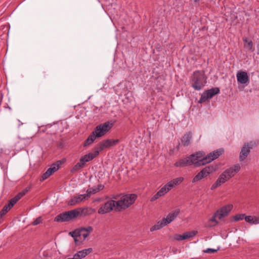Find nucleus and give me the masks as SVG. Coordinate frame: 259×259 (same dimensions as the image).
<instances>
[{"label":"nucleus","mask_w":259,"mask_h":259,"mask_svg":"<svg viewBox=\"0 0 259 259\" xmlns=\"http://www.w3.org/2000/svg\"><path fill=\"white\" fill-rule=\"evenodd\" d=\"M198 233L197 231L193 230L190 232H186L185 234V239H189L195 236Z\"/></svg>","instance_id":"7c9ffc66"},{"label":"nucleus","mask_w":259,"mask_h":259,"mask_svg":"<svg viewBox=\"0 0 259 259\" xmlns=\"http://www.w3.org/2000/svg\"><path fill=\"white\" fill-rule=\"evenodd\" d=\"M51 176L50 174H49V171H46L41 177V180H45Z\"/></svg>","instance_id":"c03bdc74"},{"label":"nucleus","mask_w":259,"mask_h":259,"mask_svg":"<svg viewBox=\"0 0 259 259\" xmlns=\"http://www.w3.org/2000/svg\"><path fill=\"white\" fill-rule=\"evenodd\" d=\"M180 213V209H177L173 211L172 212L169 213L166 217V218H163V220H166L167 221H165L166 224H168L172 222L174 220L176 219L178 215Z\"/></svg>","instance_id":"a211bd4d"},{"label":"nucleus","mask_w":259,"mask_h":259,"mask_svg":"<svg viewBox=\"0 0 259 259\" xmlns=\"http://www.w3.org/2000/svg\"><path fill=\"white\" fill-rule=\"evenodd\" d=\"M28 190L26 189L23 191L19 192L16 196L11 199L9 203L5 205L0 212V218L3 217L6 213L11 209L15 203L24 196L27 192Z\"/></svg>","instance_id":"39448f33"},{"label":"nucleus","mask_w":259,"mask_h":259,"mask_svg":"<svg viewBox=\"0 0 259 259\" xmlns=\"http://www.w3.org/2000/svg\"><path fill=\"white\" fill-rule=\"evenodd\" d=\"M218 249H214L212 248H207V249L204 250V252L208 253H212L217 252Z\"/></svg>","instance_id":"a18cd8bd"},{"label":"nucleus","mask_w":259,"mask_h":259,"mask_svg":"<svg viewBox=\"0 0 259 259\" xmlns=\"http://www.w3.org/2000/svg\"><path fill=\"white\" fill-rule=\"evenodd\" d=\"M97 138L94 133H92L84 143V146H87L91 145L96 140Z\"/></svg>","instance_id":"cd10ccee"},{"label":"nucleus","mask_w":259,"mask_h":259,"mask_svg":"<svg viewBox=\"0 0 259 259\" xmlns=\"http://www.w3.org/2000/svg\"><path fill=\"white\" fill-rule=\"evenodd\" d=\"M174 165L176 167H185L190 165L188 157L179 160V161L175 162Z\"/></svg>","instance_id":"b1692460"},{"label":"nucleus","mask_w":259,"mask_h":259,"mask_svg":"<svg viewBox=\"0 0 259 259\" xmlns=\"http://www.w3.org/2000/svg\"><path fill=\"white\" fill-rule=\"evenodd\" d=\"M112 199L115 200L116 209L119 210L125 209L132 205L137 198L135 194H126L122 196L120 195H114Z\"/></svg>","instance_id":"f257e3e1"},{"label":"nucleus","mask_w":259,"mask_h":259,"mask_svg":"<svg viewBox=\"0 0 259 259\" xmlns=\"http://www.w3.org/2000/svg\"><path fill=\"white\" fill-rule=\"evenodd\" d=\"M98 192L97 189L96 188V186L92 188H89L87 190L86 195H89V198L91 196L92 194H95Z\"/></svg>","instance_id":"c85d7f7f"},{"label":"nucleus","mask_w":259,"mask_h":259,"mask_svg":"<svg viewBox=\"0 0 259 259\" xmlns=\"http://www.w3.org/2000/svg\"><path fill=\"white\" fill-rule=\"evenodd\" d=\"M245 220L250 225L259 224V217L246 216Z\"/></svg>","instance_id":"393cba45"},{"label":"nucleus","mask_w":259,"mask_h":259,"mask_svg":"<svg viewBox=\"0 0 259 259\" xmlns=\"http://www.w3.org/2000/svg\"><path fill=\"white\" fill-rule=\"evenodd\" d=\"M114 123L112 121L105 122L97 126L92 133H94L96 138L101 137L112 128Z\"/></svg>","instance_id":"423d86ee"},{"label":"nucleus","mask_w":259,"mask_h":259,"mask_svg":"<svg viewBox=\"0 0 259 259\" xmlns=\"http://www.w3.org/2000/svg\"><path fill=\"white\" fill-rule=\"evenodd\" d=\"M31 139H32V138H27L26 140H27L29 143H30Z\"/></svg>","instance_id":"09e8293b"},{"label":"nucleus","mask_w":259,"mask_h":259,"mask_svg":"<svg viewBox=\"0 0 259 259\" xmlns=\"http://www.w3.org/2000/svg\"><path fill=\"white\" fill-rule=\"evenodd\" d=\"M158 192L162 196L164 195L165 194H166L168 192V191L166 188V186L164 185Z\"/></svg>","instance_id":"4c0bfd02"},{"label":"nucleus","mask_w":259,"mask_h":259,"mask_svg":"<svg viewBox=\"0 0 259 259\" xmlns=\"http://www.w3.org/2000/svg\"><path fill=\"white\" fill-rule=\"evenodd\" d=\"M233 207L232 204H228L217 210L216 212L219 215V220L227 217L233 208Z\"/></svg>","instance_id":"f8f14e48"},{"label":"nucleus","mask_w":259,"mask_h":259,"mask_svg":"<svg viewBox=\"0 0 259 259\" xmlns=\"http://www.w3.org/2000/svg\"><path fill=\"white\" fill-rule=\"evenodd\" d=\"M93 251L92 248H89L87 249H83L82 250L78 251L74 254V257L76 259H81L85 257L88 254L91 253Z\"/></svg>","instance_id":"6ab92c4d"},{"label":"nucleus","mask_w":259,"mask_h":259,"mask_svg":"<svg viewBox=\"0 0 259 259\" xmlns=\"http://www.w3.org/2000/svg\"><path fill=\"white\" fill-rule=\"evenodd\" d=\"M203 176L202 175V174L200 173V172H199L193 179L192 182L195 183L198 181H200L202 179H203Z\"/></svg>","instance_id":"f704fd0d"},{"label":"nucleus","mask_w":259,"mask_h":259,"mask_svg":"<svg viewBox=\"0 0 259 259\" xmlns=\"http://www.w3.org/2000/svg\"><path fill=\"white\" fill-rule=\"evenodd\" d=\"M192 87L195 90H200L206 83V77L203 71H197L194 72L192 77Z\"/></svg>","instance_id":"f03ea898"},{"label":"nucleus","mask_w":259,"mask_h":259,"mask_svg":"<svg viewBox=\"0 0 259 259\" xmlns=\"http://www.w3.org/2000/svg\"><path fill=\"white\" fill-rule=\"evenodd\" d=\"M51 176L50 174H49V171H46L41 177V180H45Z\"/></svg>","instance_id":"79ce46f5"},{"label":"nucleus","mask_w":259,"mask_h":259,"mask_svg":"<svg viewBox=\"0 0 259 259\" xmlns=\"http://www.w3.org/2000/svg\"><path fill=\"white\" fill-rule=\"evenodd\" d=\"M184 180V178L183 177H179L176 179H174L166 183L165 186L167 189L168 191H170L175 186L180 185Z\"/></svg>","instance_id":"f3484780"},{"label":"nucleus","mask_w":259,"mask_h":259,"mask_svg":"<svg viewBox=\"0 0 259 259\" xmlns=\"http://www.w3.org/2000/svg\"><path fill=\"white\" fill-rule=\"evenodd\" d=\"M237 81L241 84H245L249 82V77L245 71H241L236 74Z\"/></svg>","instance_id":"2eb2a0df"},{"label":"nucleus","mask_w":259,"mask_h":259,"mask_svg":"<svg viewBox=\"0 0 259 259\" xmlns=\"http://www.w3.org/2000/svg\"><path fill=\"white\" fill-rule=\"evenodd\" d=\"M81 168H82V166L79 163H77L73 167V168L71 169V171H76Z\"/></svg>","instance_id":"58836bf2"},{"label":"nucleus","mask_w":259,"mask_h":259,"mask_svg":"<svg viewBox=\"0 0 259 259\" xmlns=\"http://www.w3.org/2000/svg\"><path fill=\"white\" fill-rule=\"evenodd\" d=\"M219 219V215L215 211L212 217L210 218L208 221L207 226L209 227H214L218 224V221L217 219Z\"/></svg>","instance_id":"412c9836"},{"label":"nucleus","mask_w":259,"mask_h":259,"mask_svg":"<svg viewBox=\"0 0 259 259\" xmlns=\"http://www.w3.org/2000/svg\"><path fill=\"white\" fill-rule=\"evenodd\" d=\"M118 142V140L107 139L104 140L98 144L97 146V150L99 151V152L101 151L105 148L116 145Z\"/></svg>","instance_id":"9d476101"},{"label":"nucleus","mask_w":259,"mask_h":259,"mask_svg":"<svg viewBox=\"0 0 259 259\" xmlns=\"http://www.w3.org/2000/svg\"><path fill=\"white\" fill-rule=\"evenodd\" d=\"M165 221H167L166 220H163V219H162L161 221H158L155 225H154L152 227H151L150 231L151 232L156 231V230L160 229L162 227L167 225V224Z\"/></svg>","instance_id":"4be33fe9"},{"label":"nucleus","mask_w":259,"mask_h":259,"mask_svg":"<svg viewBox=\"0 0 259 259\" xmlns=\"http://www.w3.org/2000/svg\"><path fill=\"white\" fill-rule=\"evenodd\" d=\"M174 238L176 240L181 241L183 240H185V234L183 235H180L178 234H176L174 235Z\"/></svg>","instance_id":"e433bc0d"},{"label":"nucleus","mask_w":259,"mask_h":259,"mask_svg":"<svg viewBox=\"0 0 259 259\" xmlns=\"http://www.w3.org/2000/svg\"><path fill=\"white\" fill-rule=\"evenodd\" d=\"M192 134L190 132L185 134L182 138L181 141L184 146H187L191 143Z\"/></svg>","instance_id":"5701e85b"},{"label":"nucleus","mask_w":259,"mask_h":259,"mask_svg":"<svg viewBox=\"0 0 259 259\" xmlns=\"http://www.w3.org/2000/svg\"><path fill=\"white\" fill-rule=\"evenodd\" d=\"M190 165L194 164L195 166L204 165V153L202 151L197 152L188 157Z\"/></svg>","instance_id":"0eeeda50"},{"label":"nucleus","mask_w":259,"mask_h":259,"mask_svg":"<svg viewBox=\"0 0 259 259\" xmlns=\"http://www.w3.org/2000/svg\"><path fill=\"white\" fill-rule=\"evenodd\" d=\"M99 154V151L96 150L93 153H90L88 154L84 155L82 157H83V159H84L85 161L86 162H87L93 159L97 156H98Z\"/></svg>","instance_id":"bb28decb"},{"label":"nucleus","mask_w":259,"mask_h":259,"mask_svg":"<svg viewBox=\"0 0 259 259\" xmlns=\"http://www.w3.org/2000/svg\"><path fill=\"white\" fill-rule=\"evenodd\" d=\"M251 147L249 145L248 143L245 144L242 148L240 155L239 160L240 161H243L250 153Z\"/></svg>","instance_id":"dca6fc26"},{"label":"nucleus","mask_w":259,"mask_h":259,"mask_svg":"<svg viewBox=\"0 0 259 259\" xmlns=\"http://www.w3.org/2000/svg\"><path fill=\"white\" fill-rule=\"evenodd\" d=\"M79 229H77L72 232H70L69 234L74 238V240H76L77 237H79Z\"/></svg>","instance_id":"c9c22d12"},{"label":"nucleus","mask_w":259,"mask_h":259,"mask_svg":"<svg viewBox=\"0 0 259 259\" xmlns=\"http://www.w3.org/2000/svg\"><path fill=\"white\" fill-rule=\"evenodd\" d=\"M223 150L222 149H218L212 152H210L207 155L204 154V162L205 164L208 163L214 159L218 158L222 153Z\"/></svg>","instance_id":"9b49d317"},{"label":"nucleus","mask_w":259,"mask_h":259,"mask_svg":"<svg viewBox=\"0 0 259 259\" xmlns=\"http://www.w3.org/2000/svg\"><path fill=\"white\" fill-rule=\"evenodd\" d=\"M115 205V200L114 199L109 200L100 206L98 212L100 214H103L110 212L113 209L116 210Z\"/></svg>","instance_id":"6e6552de"},{"label":"nucleus","mask_w":259,"mask_h":259,"mask_svg":"<svg viewBox=\"0 0 259 259\" xmlns=\"http://www.w3.org/2000/svg\"><path fill=\"white\" fill-rule=\"evenodd\" d=\"M104 187V186L101 184L98 185L97 186H96V188L97 189L98 192L103 189Z\"/></svg>","instance_id":"de8ad7c7"},{"label":"nucleus","mask_w":259,"mask_h":259,"mask_svg":"<svg viewBox=\"0 0 259 259\" xmlns=\"http://www.w3.org/2000/svg\"><path fill=\"white\" fill-rule=\"evenodd\" d=\"M18 121H19V123H20V124H19V125H22V123H21V122H20V120H18Z\"/></svg>","instance_id":"8fccbe9b"},{"label":"nucleus","mask_w":259,"mask_h":259,"mask_svg":"<svg viewBox=\"0 0 259 259\" xmlns=\"http://www.w3.org/2000/svg\"><path fill=\"white\" fill-rule=\"evenodd\" d=\"M51 176L50 174H49V171H46L41 177V180H45Z\"/></svg>","instance_id":"37998d69"},{"label":"nucleus","mask_w":259,"mask_h":259,"mask_svg":"<svg viewBox=\"0 0 259 259\" xmlns=\"http://www.w3.org/2000/svg\"><path fill=\"white\" fill-rule=\"evenodd\" d=\"M42 221V219L41 217H38L36 218L32 223V225L33 226H36L39 224H40Z\"/></svg>","instance_id":"ea45409f"},{"label":"nucleus","mask_w":259,"mask_h":259,"mask_svg":"<svg viewBox=\"0 0 259 259\" xmlns=\"http://www.w3.org/2000/svg\"><path fill=\"white\" fill-rule=\"evenodd\" d=\"M198 233L197 231L193 230L190 232H186L185 234V239H189L195 236Z\"/></svg>","instance_id":"c756f323"},{"label":"nucleus","mask_w":259,"mask_h":259,"mask_svg":"<svg viewBox=\"0 0 259 259\" xmlns=\"http://www.w3.org/2000/svg\"><path fill=\"white\" fill-rule=\"evenodd\" d=\"M220 93L219 88H214L204 92L199 100V103H202L207 100L212 98L214 95Z\"/></svg>","instance_id":"1a4fd4ad"},{"label":"nucleus","mask_w":259,"mask_h":259,"mask_svg":"<svg viewBox=\"0 0 259 259\" xmlns=\"http://www.w3.org/2000/svg\"><path fill=\"white\" fill-rule=\"evenodd\" d=\"M79 213L80 212L77 209L65 211L57 215L55 218L54 221L57 222H69L76 218Z\"/></svg>","instance_id":"20e7f679"},{"label":"nucleus","mask_w":259,"mask_h":259,"mask_svg":"<svg viewBox=\"0 0 259 259\" xmlns=\"http://www.w3.org/2000/svg\"><path fill=\"white\" fill-rule=\"evenodd\" d=\"M88 198L89 195L85 194L75 196L68 201V204L69 205H75Z\"/></svg>","instance_id":"ddd939ff"},{"label":"nucleus","mask_w":259,"mask_h":259,"mask_svg":"<svg viewBox=\"0 0 259 259\" xmlns=\"http://www.w3.org/2000/svg\"><path fill=\"white\" fill-rule=\"evenodd\" d=\"M245 46L247 47V48L249 50H250L252 52L254 50L252 48L253 43L251 40L246 39L245 41Z\"/></svg>","instance_id":"2f4dec72"},{"label":"nucleus","mask_w":259,"mask_h":259,"mask_svg":"<svg viewBox=\"0 0 259 259\" xmlns=\"http://www.w3.org/2000/svg\"><path fill=\"white\" fill-rule=\"evenodd\" d=\"M79 237L81 239L85 240L89 235V234L93 231V228L91 226L87 227H81L79 228Z\"/></svg>","instance_id":"4468645a"},{"label":"nucleus","mask_w":259,"mask_h":259,"mask_svg":"<svg viewBox=\"0 0 259 259\" xmlns=\"http://www.w3.org/2000/svg\"><path fill=\"white\" fill-rule=\"evenodd\" d=\"M217 170L215 166L209 165L203 168L200 172L203 176V177H206L210 173L215 171Z\"/></svg>","instance_id":"aec40b11"},{"label":"nucleus","mask_w":259,"mask_h":259,"mask_svg":"<svg viewBox=\"0 0 259 259\" xmlns=\"http://www.w3.org/2000/svg\"><path fill=\"white\" fill-rule=\"evenodd\" d=\"M241 169L239 164H236L224 170L218 178L222 184L233 177Z\"/></svg>","instance_id":"7ed1b4c3"},{"label":"nucleus","mask_w":259,"mask_h":259,"mask_svg":"<svg viewBox=\"0 0 259 259\" xmlns=\"http://www.w3.org/2000/svg\"><path fill=\"white\" fill-rule=\"evenodd\" d=\"M246 216V215L245 214H238L235 215L233 219L235 221L237 222L239 220H242L243 219L245 220Z\"/></svg>","instance_id":"473e14b6"},{"label":"nucleus","mask_w":259,"mask_h":259,"mask_svg":"<svg viewBox=\"0 0 259 259\" xmlns=\"http://www.w3.org/2000/svg\"><path fill=\"white\" fill-rule=\"evenodd\" d=\"M222 184H223L221 181H219V180L218 179L217 181L214 183L212 186H211V190H214L215 189H217L218 187L220 186Z\"/></svg>","instance_id":"72a5a7b5"},{"label":"nucleus","mask_w":259,"mask_h":259,"mask_svg":"<svg viewBox=\"0 0 259 259\" xmlns=\"http://www.w3.org/2000/svg\"><path fill=\"white\" fill-rule=\"evenodd\" d=\"M162 196L160 194V193L157 192L150 199L151 201H154L159 197H161Z\"/></svg>","instance_id":"a19ab883"},{"label":"nucleus","mask_w":259,"mask_h":259,"mask_svg":"<svg viewBox=\"0 0 259 259\" xmlns=\"http://www.w3.org/2000/svg\"><path fill=\"white\" fill-rule=\"evenodd\" d=\"M62 162L61 161H58L56 163H53L51 165V167L47 169V171H49V174L51 175L53 173L56 171L60 167Z\"/></svg>","instance_id":"a878e982"},{"label":"nucleus","mask_w":259,"mask_h":259,"mask_svg":"<svg viewBox=\"0 0 259 259\" xmlns=\"http://www.w3.org/2000/svg\"><path fill=\"white\" fill-rule=\"evenodd\" d=\"M78 163H79L83 167L85 165L86 162L85 161L84 159H83V157H81L79 160V162Z\"/></svg>","instance_id":"49530a36"}]
</instances>
